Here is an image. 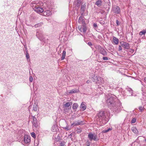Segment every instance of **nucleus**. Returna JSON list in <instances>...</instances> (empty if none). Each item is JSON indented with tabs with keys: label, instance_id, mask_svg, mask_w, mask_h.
<instances>
[{
	"label": "nucleus",
	"instance_id": "nucleus-1",
	"mask_svg": "<svg viewBox=\"0 0 146 146\" xmlns=\"http://www.w3.org/2000/svg\"><path fill=\"white\" fill-rule=\"evenodd\" d=\"M117 99L116 96L114 95H111L108 97L106 102L109 108L114 112H117L119 109V105L120 104L118 103Z\"/></svg>",
	"mask_w": 146,
	"mask_h": 146
},
{
	"label": "nucleus",
	"instance_id": "nucleus-2",
	"mask_svg": "<svg viewBox=\"0 0 146 146\" xmlns=\"http://www.w3.org/2000/svg\"><path fill=\"white\" fill-rule=\"evenodd\" d=\"M98 116L99 121L100 123V124L101 125H104L108 121L106 120V116L105 112L104 111H101L98 114Z\"/></svg>",
	"mask_w": 146,
	"mask_h": 146
},
{
	"label": "nucleus",
	"instance_id": "nucleus-3",
	"mask_svg": "<svg viewBox=\"0 0 146 146\" xmlns=\"http://www.w3.org/2000/svg\"><path fill=\"white\" fill-rule=\"evenodd\" d=\"M33 9L35 11L38 13H40L43 12V9L35 3L33 4L32 6Z\"/></svg>",
	"mask_w": 146,
	"mask_h": 146
},
{
	"label": "nucleus",
	"instance_id": "nucleus-4",
	"mask_svg": "<svg viewBox=\"0 0 146 146\" xmlns=\"http://www.w3.org/2000/svg\"><path fill=\"white\" fill-rule=\"evenodd\" d=\"M111 11L115 14H119L121 13V9L118 6L114 5L112 7Z\"/></svg>",
	"mask_w": 146,
	"mask_h": 146
},
{
	"label": "nucleus",
	"instance_id": "nucleus-5",
	"mask_svg": "<svg viewBox=\"0 0 146 146\" xmlns=\"http://www.w3.org/2000/svg\"><path fill=\"white\" fill-rule=\"evenodd\" d=\"M78 30L81 32H83L84 33H86L87 30V27L86 25H82L78 27Z\"/></svg>",
	"mask_w": 146,
	"mask_h": 146
},
{
	"label": "nucleus",
	"instance_id": "nucleus-6",
	"mask_svg": "<svg viewBox=\"0 0 146 146\" xmlns=\"http://www.w3.org/2000/svg\"><path fill=\"white\" fill-rule=\"evenodd\" d=\"M88 138L90 141L92 140L96 141L97 140V136L96 134L92 133H89L88 135Z\"/></svg>",
	"mask_w": 146,
	"mask_h": 146
},
{
	"label": "nucleus",
	"instance_id": "nucleus-7",
	"mask_svg": "<svg viewBox=\"0 0 146 146\" xmlns=\"http://www.w3.org/2000/svg\"><path fill=\"white\" fill-rule=\"evenodd\" d=\"M31 142V137L30 136L25 135L24 136L23 143L25 144H29Z\"/></svg>",
	"mask_w": 146,
	"mask_h": 146
},
{
	"label": "nucleus",
	"instance_id": "nucleus-8",
	"mask_svg": "<svg viewBox=\"0 0 146 146\" xmlns=\"http://www.w3.org/2000/svg\"><path fill=\"white\" fill-rule=\"evenodd\" d=\"M32 119L33 120L32 121V123L33 124V127L37 128L38 126V124L36 118L35 117L33 116Z\"/></svg>",
	"mask_w": 146,
	"mask_h": 146
},
{
	"label": "nucleus",
	"instance_id": "nucleus-9",
	"mask_svg": "<svg viewBox=\"0 0 146 146\" xmlns=\"http://www.w3.org/2000/svg\"><path fill=\"white\" fill-rule=\"evenodd\" d=\"M84 124V122L83 121L81 120H78L74 121L72 124L71 126L74 125V126H78L79 125H82Z\"/></svg>",
	"mask_w": 146,
	"mask_h": 146
},
{
	"label": "nucleus",
	"instance_id": "nucleus-10",
	"mask_svg": "<svg viewBox=\"0 0 146 146\" xmlns=\"http://www.w3.org/2000/svg\"><path fill=\"white\" fill-rule=\"evenodd\" d=\"M36 36L37 38L40 40H43L44 39V36L43 33L41 32H37Z\"/></svg>",
	"mask_w": 146,
	"mask_h": 146
},
{
	"label": "nucleus",
	"instance_id": "nucleus-11",
	"mask_svg": "<svg viewBox=\"0 0 146 146\" xmlns=\"http://www.w3.org/2000/svg\"><path fill=\"white\" fill-rule=\"evenodd\" d=\"M85 19L84 17L83 16H80L78 19V22L79 23L82 24V25H86L85 22Z\"/></svg>",
	"mask_w": 146,
	"mask_h": 146
},
{
	"label": "nucleus",
	"instance_id": "nucleus-12",
	"mask_svg": "<svg viewBox=\"0 0 146 146\" xmlns=\"http://www.w3.org/2000/svg\"><path fill=\"white\" fill-rule=\"evenodd\" d=\"M99 50L100 53L103 56H105L107 55V53L104 48H102L101 46H100V48H99Z\"/></svg>",
	"mask_w": 146,
	"mask_h": 146
},
{
	"label": "nucleus",
	"instance_id": "nucleus-13",
	"mask_svg": "<svg viewBox=\"0 0 146 146\" xmlns=\"http://www.w3.org/2000/svg\"><path fill=\"white\" fill-rule=\"evenodd\" d=\"M126 90L127 96H130L133 95V91L131 88H127L126 89Z\"/></svg>",
	"mask_w": 146,
	"mask_h": 146
},
{
	"label": "nucleus",
	"instance_id": "nucleus-14",
	"mask_svg": "<svg viewBox=\"0 0 146 146\" xmlns=\"http://www.w3.org/2000/svg\"><path fill=\"white\" fill-rule=\"evenodd\" d=\"M97 83L101 84H103L104 82V81L103 80V78L100 77L98 76L96 82Z\"/></svg>",
	"mask_w": 146,
	"mask_h": 146
},
{
	"label": "nucleus",
	"instance_id": "nucleus-15",
	"mask_svg": "<svg viewBox=\"0 0 146 146\" xmlns=\"http://www.w3.org/2000/svg\"><path fill=\"white\" fill-rule=\"evenodd\" d=\"M43 15L45 16H48L51 15L52 13L50 10H46L43 12Z\"/></svg>",
	"mask_w": 146,
	"mask_h": 146
},
{
	"label": "nucleus",
	"instance_id": "nucleus-16",
	"mask_svg": "<svg viewBox=\"0 0 146 146\" xmlns=\"http://www.w3.org/2000/svg\"><path fill=\"white\" fill-rule=\"evenodd\" d=\"M119 40L118 39L115 37L113 36V40L112 42L115 45H117L119 43Z\"/></svg>",
	"mask_w": 146,
	"mask_h": 146
},
{
	"label": "nucleus",
	"instance_id": "nucleus-17",
	"mask_svg": "<svg viewBox=\"0 0 146 146\" xmlns=\"http://www.w3.org/2000/svg\"><path fill=\"white\" fill-rule=\"evenodd\" d=\"M79 92V89H74L70 90L69 93V94L75 93Z\"/></svg>",
	"mask_w": 146,
	"mask_h": 146
},
{
	"label": "nucleus",
	"instance_id": "nucleus-18",
	"mask_svg": "<svg viewBox=\"0 0 146 146\" xmlns=\"http://www.w3.org/2000/svg\"><path fill=\"white\" fill-rule=\"evenodd\" d=\"M85 103L84 102H82L80 106V108L82 110V111H84L86 108V107L85 104Z\"/></svg>",
	"mask_w": 146,
	"mask_h": 146
},
{
	"label": "nucleus",
	"instance_id": "nucleus-19",
	"mask_svg": "<svg viewBox=\"0 0 146 146\" xmlns=\"http://www.w3.org/2000/svg\"><path fill=\"white\" fill-rule=\"evenodd\" d=\"M58 129V127L57 125H53L52 127L51 130L53 132H55L57 131Z\"/></svg>",
	"mask_w": 146,
	"mask_h": 146
},
{
	"label": "nucleus",
	"instance_id": "nucleus-20",
	"mask_svg": "<svg viewBox=\"0 0 146 146\" xmlns=\"http://www.w3.org/2000/svg\"><path fill=\"white\" fill-rule=\"evenodd\" d=\"M97 78V76H95L94 74H93L92 75L91 79L94 82H96Z\"/></svg>",
	"mask_w": 146,
	"mask_h": 146
},
{
	"label": "nucleus",
	"instance_id": "nucleus-21",
	"mask_svg": "<svg viewBox=\"0 0 146 146\" xmlns=\"http://www.w3.org/2000/svg\"><path fill=\"white\" fill-rule=\"evenodd\" d=\"M102 1L100 0H98L96 1L95 4L98 7H100L102 5Z\"/></svg>",
	"mask_w": 146,
	"mask_h": 146
},
{
	"label": "nucleus",
	"instance_id": "nucleus-22",
	"mask_svg": "<svg viewBox=\"0 0 146 146\" xmlns=\"http://www.w3.org/2000/svg\"><path fill=\"white\" fill-rule=\"evenodd\" d=\"M131 130L132 131L135 133H138V131L136 128L135 127H133L131 128Z\"/></svg>",
	"mask_w": 146,
	"mask_h": 146
},
{
	"label": "nucleus",
	"instance_id": "nucleus-23",
	"mask_svg": "<svg viewBox=\"0 0 146 146\" xmlns=\"http://www.w3.org/2000/svg\"><path fill=\"white\" fill-rule=\"evenodd\" d=\"M43 24L42 23H40L36 24L34 26L35 28H37L41 27Z\"/></svg>",
	"mask_w": 146,
	"mask_h": 146
},
{
	"label": "nucleus",
	"instance_id": "nucleus-24",
	"mask_svg": "<svg viewBox=\"0 0 146 146\" xmlns=\"http://www.w3.org/2000/svg\"><path fill=\"white\" fill-rule=\"evenodd\" d=\"M78 106V104L76 103H74L73 104L72 106V108L73 110H75L76 111Z\"/></svg>",
	"mask_w": 146,
	"mask_h": 146
},
{
	"label": "nucleus",
	"instance_id": "nucleus-25",
	"mask_svg": "<svg viewBox=\"0 0 146 146\" xmlns=\"http://www.w3.org/2000/svg\"><path fill=\"white\" fill-rule=\"evenodd\" d=\"M66 56V51L65 50H63L62 53V56L61 58V60H63L64 59Z\"/></svg>",
	"mask_w": 146,
	"mask_h": 146
},
{
	"label": "nucleus",
	"instance_id": "nucleus-26",
	"mask_svg": "<svg viewBox=\"0 0 146 146\" xmlns=\"http://www.w3.org/2000/svg\"><path fill=\"white\" fill-rule=\"evenodd\" d=\"M86 7V5L85 4H84L83 5H82L81 6V10L83 12H84L85 7Z\"/></svg>",
	"mask_w": 146,
	"mask_h": 146
},
{
	"label": "nucleus",
	"instance_id": "nucleus-27",
	"mask_svg": "<svg viewBox=\"0 0 146 146\" xmlns=\"http://www.w3.org/2000/svg\"><path fill=\"white\" fill-rule=\"evenodd\" d=\"M37 110V105L36 104H35L33 107V110L35 111H36Z\"/></svg>",
	"mask_w": 146,
	"mask_h": 146
},
{
	"label": "nucleus",
	"instance_id": "nucleus-28",
	"mask_svg": "<svg viewBox=\"0 0 146 146\" xmlns=\"http://www.w3.org/2000/svg\"><path fill=\"white\" fill-rule=\"evenodd\" d=\"M121 46H128V44L123 41L120 42Z\"/></svg>",
	"mask_w": 146,
	"mask_h": 146
},
{
	"label": "nucleus",
	"instance_id": "nucleus-29",
	"mask_svg": "<svg viewBox=\"0 0 146 146\" xmlns=\"http://www.w3.org/2000/svg\"><path fill=\"white\" fill-rule=\"evenodd\" d=\"M26 57L27 58V60H30V56L29 55V54L28 52V51H27V52H26L25 54Z\"/></svg>",
	"mask_w": 146,
	"mask_h": 146
},
{
	"label": "nucleus",
	"instance_id": "nucleus-30",
	"mask_svg": "<svg viewBox=\"0 0 146 146\" xmlns=\"http://www.w3.org/2000/svg\"><path fill=\"white\" fill-rule=\"evenodd\" d=\"M82 130L81 128H77L76 129V131L77 133H80L81 132Z\"/></svg>",
	"mask_w": 146,
	"mask_h": 146
},
{
	"label": "nucleus",
	"instance_id": "nucleus-31",
	"mask_svg": "<svg viewBox=\"0 0 146 146\" xmlns=\"http://www.w3.org/2000/svg\"><path fill=\"white\" fill-rule=\"evenodd\" d=\"M71 102H67L66 104L64 105V106L65 107H68L70 105Z\"/></svg>",
	"mask_w": 146,
	"mask_h": 146
},
{
	"label": "nucleus",
	"instance_id": "nucleus-32",
	"mask_svg": "<svg viewBox=\"0 0 146 146\" xmlns=\"http://www.w3.org/2000/svg\"><path fill=\"white\" fill-rule=\"evenodd\" d=\"M146 33V30L145 31H141L139 32V34L141 35H144Z\"/></svg>",
	"mask_w": 146,
	"mask_h": 146
},
{
	"label": "nucleus",
	"instance_id": "nucleus-33",
	"mask_svg": "<svg viewBox=\"0 0 146 146\" xmlns=\"http://www.w3.org/2000/svg\"><path fill=\"white\" fill-rule=\"evenodd\" d=\"M111 130V129L110 128H109L107 129L103 130V132L104 133H106L109 131H110Z\"/></svg>",
	"mask_w": 146,
	"mask_h": 146
},
{
	"label": "nucleus",
	"instance_id": "nucleus-34",
	"mask_svg": "<svg viewBox=\"0 0 146 146\" xmlns=\"http://www.w3.org/2000/svg\"><path fill=\"white\" fill-rule=\"evenodd\" d=\"M62 41H63L64 40H64H66L67 39V38L65 37V36H62L60 39Z\"/></svg>",
	"mask_w": 146,
	"mask_h": 146
},
{
	"label": "nucleus",
	"instance_id": "nucleus-35",
	"mask_svg": "<svg viewBox=\"0 0 146 146\" xmlns=\"http://www.w3.org/2000/svg\"><path fill=\"white\" fill-rule=\"evenodd\" d=\"M63 128L67 131H68L70 129V128L68 126H66V127H64Z\"/></svg>",
	"mask_w": 146,
	"mask_h": 146
},
{
	"label": "nucleus",
	"instance_id": "nucleus-36",
	"mask_svg": "<svg viewBox=\"0 0 146 146\" xmlns=\"http://www.w3.org/2000/svg\"><path fill=\"white\" fill-rule=\"evenodd\" d=\"M31 136L34 138H35L36 137L35 133L34 132H32L31 133Z\"/></svg>",
	"mask_w": 146,
	"mask_h": 146
},
{
	"label": "nucleus",
	"instance_id": "nucleus-37",
	"mask_svg": "<svg viewBox=\"0 0 146 146\" xmlns=\"http://www.w3.org/2000/svg\"><path fill=\"white\" fill-rule=\"evenodd\" d=\"M136 119L135 118H134L132 119L131 122L132 123H135L136 121Z\"/></svg>",
	"mask_w": 146,
	"mask_h": 146
},
{
	"label": "nucleus",
	"instance_id": "nucleus-38",
	"mask_svg": "<svg viewBox=\"0 0 146 146\" xmlns=\"http://www.w3.org/2000/svg\"><path fill=\"white\" fill-rule=\"evenodd\" d=\"M90 142L89 140H88L86 142V145L87 146H90Z\"/></svg>",
	"mask_w": 146,
	"mask_h": 146
},
{
	"label": "nucleus",
	"instance_id": "nucleus-39",
	"mask_svg": "<svg viewBox=\"0 0 146 146\" xmlns=\"http://www.w3.org/2000/svg\"><path fill=\"white\" fill-rule=\"evenodd\" d=\"M65 143L64 141H62L60 143V146H64L65 145Z\"/></svg>",
	"mask_w": 146,
	"mask_h": 146
},
{
	"label": "nucleus",
	"instance_id": "nucleus-40",
	"mask_svg": "<svg viewBox=\"0 0 146 146\" xmlns=\"http://www.w3.org/2000/svg\"><path fill=\"white\" fill-rule=\"evenodd\" d=\"M29 81L30 82H32L33 81V77L32 76H30L29 77Z\"/></svg>",
	"mask_w": 146,
	"mask_h": 146
},
{
	"label": "nucleus",
	"instance_id": "nucleus-41",
	"mask_svg": "<svg viewBox=\"0 0 146 146\" xmlns=\"http://www.w3.org/2000/svg\"><path fill=\"white\" fill-rule=\"evenodd\" d=\"M102 59L104 60H108L109 58L108 57L104 56L103 57Z\"/></svg>",
	"mask_w": 146,
	"mask_h": 146
},
{
	"label": "nucleus",
	"instance_id": "nucleus-42",
	"mask_svg": "<svg viewBox=\"0 0 146 146\" xmlns=\"http://www.w3.org/2000/svg\"><path fill=\"white\" fill-rule=\"evenodd\" d=\"M139 109L141 112H142L143 110V108L142 106L139 107Z\"/></svg>",
	"mask_w": 146,
	"mask_h": 146
},
{
	"label": "nucleus",
	"instance_id": "nucleus-43",
	"mask_svg": "<svg viewBox=\"0 0 146 146\" xmlns=\"http://www.w3.org/2000/svg\"><path fill=\"white\" fill-rule=\"evenodd\" d=\"M93 27L95 28L97 27V25L96 23H95L93 24Z\"/></svg>",
	"mask_w": 146,
	"mask_h": 146
},
{
	"label": "nucleus",
	"instance_id": "nucleus-44",
	"mask_svg": "<svg viewBox=\"0 0 146 146\" xmlns=\"http://www.w3.org/2000/svg\"><path fill=\"white\" fill-rule=\"evenodd\" d=\"M122 48H121V46H119V51H120L122 50Z\"/></svg>",
	"mask_w": 146,
	"mask_h": 146
},
{
	"label": "nucleus",
	"instance_id": "nucleus-45",
	"mask_svg": "<svg viewBox=\"0 0 146 146\" xmlns=\"http://www.w3.org/2000/svg\"><path fill=\"white\" fill-rule=\"evenodd\" d=\"M25 46V50L26 52H27V51H28L27 50V46Z\"/></svg>",
	"mask_w": 146,
	"mask_h": 146
},
{
	"label": "nucleus",
	"instance_id": "nucleus-46",
	"mask_svg": "<svg viewBox=\"0 0 146 146\" xmlns=\"http://www.w3.org/2000/svg\"><path fill=\"white\" fill-rule=\"evenodd\" d=\"M116 23L117 25L118 26L119 25V22L118 21V20H116Z\"/></svg>",
	"mask_w": 146,
	"mask_h": 146
},
{
	"label": "nucleus",
	"instance_id": "nucleus-47",
	"mask_svg": "<svg viewBox=\"0 0 146 146\" xmlns=\"http://www.w3.org/2000/svg\"><path fill=\"white\" fill-rule=\"evenodd\" d=\"M87 44L89 46H91V45H92L91 42H88V43Z\"/></svg>",
	"mask_w": 146,
	"mask_h": 146
},
{
	"label": "nucleus",
	"instance_id": "nucleus-48",
	"mask_svg": "<svg viewBox=\"0 0 146 146\" xmlns=\"http://www.w3.org/2000/svg\"><path fill=\"white\" fill-rule=\"evenodd\" d=\"M125 48H129V46H124Z\"/></svg>",
	"mask_w": 146,
	"mask_h": 146
},
{
	"label": "nucleus",
	"instance_id": "nucleus-49",
	"mask_svg": "<svg viewBox=\"0 0 146 146\" xmlns=\"http://www.w3.org/2000/svg\"><path fill=\"white\" fill-rule=\"evenodd\" d=\"M130 51L132 53H133L134 52V50H133V49H131Z\"/></svg>",
	"mask_w": 146,
	"mask_h": 146
},
{
	"label": "nucleus",
	"instance_id": "nucleus-50",
	"mask_svg": "<svg viewBox=\"0 0 146 146\" xmlns=\"http://www.w3.org/2000/svg\"><path fill=\"white\" fill-rule=\"evenodd\" d=\"M31 108V107L30 106L29 107V110H30V109Z\"/></svg>",
	"mask_w": 146,
	"mask_h": 146
},
{
	"label": "nucleus",
	"instance_id": "nucleus-51",
	"mask_svg": "<svg viewBox=\"0 0 146 146\" xmlns=\"http://www.w3.org/2000/svg\"><path fill=\"white\" fill-rule=\"evenodd\" d=\"M87 83H88L89 82H88V81H87Z\"/></svg>",
	"mask_w": 146,
	"mask_h": 146
},
{
	"label": "nucleus",
	"instance_id": "nucleus-52",
	"mask_svg": "<svg viewBox=\"0 0 146 146\" xmlns=\"http://www.w3.org/2000/svg\"><path fill=\"white\" fill-rule=\"evenodd\" d=\"M144 80H146V79H144Z\"/></svg>",
	"mask_w": 146,
	"mask_h": 146
},
{
	"label": "nucleus",
	"instance_id": "nucleus-53",
	"mask_svg": "<svg viewBox=\"0 0 146 146\" xmlns=\"http://www.w3.org/2000/svg\"><path fill=\"white\" fill-rule=\"evenodd\" d=\"M145 141H146V139H145Z\"/></svg>",
	"mask_w": 146,
	"mask_h": 146
}]
</instances>
